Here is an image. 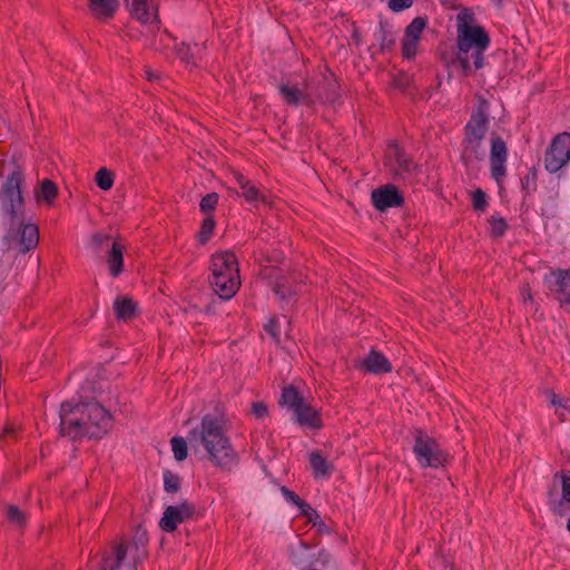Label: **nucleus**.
<instances>
[{
  "mask_svg": "<svg viewBox=\"0 0 570 570\" xmlns=\"http://www.w3.org/2000/svg\"><path fill=\"white\" fill-rule=\"evenodd\" d=\"M112 428V415L97 402H65L60 407V433L69 439L100 438Z\"/></svg>",
  "mask_w": 570,
  "mask_h": 570,
  "instance_id": "f257e3e1",
  "label": "nucleus"
},
{
  "mask_svg": "<svg viewBox=\"0 0 570 570\" xmlns=\"http://www.w3.org/2000/svg\"><path fill=\"white\" fill-rule=\"evenodd\" d=\"M489 45L490 37L475 22L474 13L468 8L462 9L456 17V60L465 77L484 67Z\"/></svg>",
  "mask_w": 570,
  "mask_h": 570,
  "instance_id": "f03ea898",
  "label": "nucleus"
},
{
  "mask_svg": "<svg viewBox=\"0 0 570 570\" xmlns=\"http://www.w3.org/2000/svg\"><path fill=\"white\" fill-rule=\"evenodd\" d=\"M188 442L194 451L203 446L208 461L222 470H229L237 462L222 421L213 415H205L199 426L188 433Z\"/></svg>",
  "mask_w": 570,
  "mask_h": 570,
  "instance_id": "7ed1b4c3",
  "label": "nucleus"
},
{
  "mask_svg": "<svg viewBox=\"0 0 570 570\" xmlns=\"http://www.w3.org/2000/svg\"><path fill=\"white\" fill-rule=\"evenodd\" d=\"M489 130V102L478 97L464 127L462 159L468 168H476L485 158V137Z\"/></svg>",
  "mask_w": 570,
  "mask_h": 570,
  "instance_id": "20e7f679",
  "label": "nucleus"
},
{
  "mask_svg": "<svg viewBox=\"0 0 570 570\" xmlns=\"http://www.w3.org/2000/svg\"><path fill=\"white\" fill-rule=\"evenodd\" d=\"M209 285L222 299L228 301L240 287L238 261L232 252H219L210 259Z\"/></svg>",
  "mask_w": 570,
  "mask_h": 570,
  "instance_id": "39448f33",
  "label": "nucleus"
},
{
  "mask_svg": "<svg viewBox=\"0 0 570 570\" xmlns=\"http://www.w3.org/2000/svg\"><path fill=\"white\" fill-rule=\"evenodd\" d=\"M23 181V169L16 166L2 185L0 203L10 219L16 220L24 215V199L21 191Z\"/></svg>",
  "mask_w": 570,
  "mask_h": 570,
  "instance_id": "423d86ee",
  "label": "nucleus"
},
{
  "mask_svg": "<svg viewBox=\"0 0 570 570\" xmlns=\"http://www.w3.org/2000/svg\"><path fill=\"white\" fill-rule=\"evenodd\" d=\"M9 246L17 249L21 254H26L36 247L39 242V230L33 224L24 223L22 218L10 219V229L6 236Z\"/></svg>",
  "mask_w": 570,
  "mask_h": 570,
  "instance_id": "0eeeda50",
  "label": "nucleus"
},
{
  "mask_svg": "<svg viewBox=\"0 0 570 570\" xmlns=\"http://www.w3.org/2000/svg\"><path fill=\"white\" fill-rule=\"evenodd\" d=\"M547 497L552 513L563 517L570 512V474L557 472L552 476Z\"/></svg>",
  "mask_w": 570,
  "mask_h": 570,
  "instance_id": "6e6552de",
  "label": "nucleus"
},
{
  "mask_svg": "<svg viewBox=\"0 0 570 570\" xmlns=\"http://www.w3.org/2000/svg\"><path fill=\"white\" fill-rule=\"evenodd\" d=\"M413 451L423 468L438 469L448 462V453L440 448L434 439L422 432L415 438Z\"/></svg>",
  "mask_w": 570,
  "mask_h": 570,
  "instance_id": "1a4fd4ad",
  "label": "nucleus"
},
{
  "mask_svg": "<svg viewBox=\"0 0 570 570\" xmlns=\"http://www.w3.org/2000/svg\"><path fill=\"white\" fill-rule=\"evenodd\" d=\"M570 160V134L563 132L554 137L546 153L547 170L556 173Z\"/></svg>",
  "mask_w": 570,
  "mask_h": 570,
  "instance_id": "9d476101",
  "label": "nucleus"
},
{
  "mask_svg": "<svg viewBox=\"0 0 570 570\" xmlns=\"http://www.w3.org/2000/svg\"><path fill=\"white\" fill-rule=\"evenodd\" d=\"M194 512V505L187 501H181L177 505H168L159 521V527L163 531L174 532L178 524L190 519Z\"/></svg>",
  "mask_w": 570,
  "mask_h": 570,
  "instance_id": "9b49d317",
  "label": "nucleus"
},
{
  "mask_svg": "<svg viewBox=\"0 0 570 570\" xmlns=\"http://www.w3.org/2000/svg\"><path fill=\"white\" fill-rule=\"evenodd\" d=\"M490 146L491 174L497 181H500L505 176L507 144L499 135L491 134Z\"/></svg>",
  "mask_w": 570,
  "mask_h": 570,
  "instance_id": "f8f14e48",
  "label": "nucleus"
},
{
  "mask_svg": "<svg viewBox=\"0 0 570 570\" xmlns=\"http://www.w3.org/2000/svg\"><path fill=\"white\" fill-rule=\"evenodd\" d=\"M130 17L140 23L158 21V8L154 0H124Z\"/></svg>",
  "mask_w": 570,
  "mask_h": 570,
  "instance_id": "ddd939ff",
  "label": "nucleus"
},
{
  "mask_svg": "<svg viewBox=\"0 0 570 570\" xmlns=\"http://www.w3.org/2000/svg\"><path fill=\"white\" fill-rule=\"evenodd\" d=\"M371 198L374 207L381 212L390 207H399L404 202L397 188L393 185H385L374 189L371 194Z\"/></svg>",
  "mask_w": 570,
  "mask_h": 570,
  "instance_id": "4468645a",
  "label": "nucleus"
},
{
  "mask_svg": "<svg viewBox=\"0 0 570 570\" xmlns=\"http://www.w3.org/2000/svg\"><path fill=\"white\" fill-rule=\"evenodd\" d=\"M293 414L295 422L304 429L318 431L324 426L321 411L307 402L298 407Z\"/></svg>",
  "mask_w": 570,
  "mask_h": 570,
  "instance_id": "2eb2a0df",
  "label": "nucleus"
},
{
  "mask_svg": "<svg viewBox=\"0 0 570 570\" xmlns=\"http://www.w3.org/2000/svg\"><path fill=\"white\" fill-rule=\"evenodd\" d=\"M423 18H415L405 29V36L402 45L403 56L407 59L414 57L422 31L425 28Z\"/></svg>",
  "mask_w": 570,
  "mask_h": 570,
  "instance_id": "dca6fc26",
  "label": "nucleus"
},
{
  "mask_svg": "<svg viewBox=\"0 0 570 570\" xmlns=\"http://www.w3.org/2000/svg\"><path fill=\"white\" fill-rule=\"evenodd\" d=\"M387 159L395 174L400 176L411 175L416 168L413 160L395 144L389 146Z\"/></svg>",
  "mask_w": 570,
  "mask_h": 570,
  "instance_id": "f3484780",
  "label": "nucleus"
},
{
  "mask_svg": "<svg viewBox=\"0 0 570 570\" xmlns=\"http://www.w3.org/2000/svg\"><path fill=\"white\" fill-rule=\"evenodd\" d=\"M234 176L242 190V196L247 203L254 204L255 206H257L258 203L272 206L267 196L263 194L250 180L239 173H235Z\"/></svg>",
  "mask_w": 570,
  "mask_h": 570,
  "instance_id": "a211bd4d",
  "label": "nucleus"
},
{
  "mask_svg": "<svg viewBox=\"0 0 570 570\" xmlns=\"http://www.w3.org/2000/svg\"><path fill=\"white\" fill-rule=\"evenodd\" d=\"M361 367L373 374H385L392 372V364L379 351L372 350L362 361Z\"/></svg>",
  "mask_w": 570,
  "mask_h": 570,
  "instance_id": "6ab92c4d",
  "label": "nucleus"
},
{
  "mask_svg": "<svg viewBox=\"0 0 570 570\" xmlns=\"http://www.w3.org/2000/svg\"><path fill=\"white\" fill-rule=\"evenodd\" d=\"M90 13L98 20H108L120 7L119 0H87Z\"/></svg>",
  "mask_w": 570,
  "mask_h": 570,
  "instance_id": "aec40b11",
  "label": "nucleus"
},
{
  "mask_svg": "<svg viewBox=\"0 0 570 570\" xmlns=\"http://www.w3.org/2000/svg\"><path fill=\"white\" fill-rule=\"evenodd\" d=\"M308 460L315 479H325L331 475L334 466L321 451H312L308 454Z\"/></svg>",
  "mask_w": 570,
  "mask_h": 570,
  "instance_id": "412c9836",
  "label": "nucleus"
},
{
  "mask_svg": "<svg viewBox=\"0 0 570 570\" xmlns=\"http://www.w3.org/2000/svg\"><path fill=\"white\" fill-rule=\"evenodd\" d=\"M263 276L271 281L273 284V291L279 298L285 299L286 297L295 294L285 275L273 273L272 271L265 268Z\"/></svg>",
  "mask_w": 570,
  "mask_h": 570,
  "instance_id": "4be33fe9",
  "label": "nucleus"
},
{
  "mask_svg": "<svg viewBox=\"0 0 570 570\" xmlns=\"http://www.w3.org/2000/svg\"><path fill=\"white\" fill-rule=\"evenodd\" d=\"M306 402L302 392L297 387L289 384L283 387L278 404L287 407L293 413Z\"/></svg>",
  "mask_w": 570,
  "mask_h": 570,
  "instance_id": "5701e85b",
  "label": "nucleus"
},
{
  "mask_svg": "<svg viewBox=\"0 0 570 570\" xmlns=\"http://www.w3.org/2000/svg\"><path fill=\"white\" fill-rule=\"evenodd\" d=\"M58 186L51 179H43L35 190V199L38 204H45L48 207L53 206L58 197Z\"/></svg>",
  "mask_w": 570,
  "mask_h": 570,
  "instance_id": "b1692460",
  "label": "nucleus"
},
{
  "mask_svg": "<svg viewBox=\"0 0 570 570\" xmlns=\"http://www.w3.org/2000/svg\"><path fill=\"white\" fill-rule=\"evenodd\" d=\"M279 92L288 105L296 106L299 102H304L311 106L314 104V99L308 94L288 83H282Z\"/></svg>",
  "mask_w": 570,
  "mask_h": 570,
  "instance_id": "393cba45",
  "label": "nucleus"
},
{
  "mask_svg": "<svg viewBox=\"0 0 570 570\" xmlns=\"http://www.w3.org/2000/svg\"><path fill=\"white\" fill-rule=\"evenodd\" d=\"M124 253L125 246L116 239L107 257L108 269L112 277L119 276L124 269Z\"/></svg>",
  "mask_w": 570,
  "mask_h": 570,
  "instance_id": "a878e982",
  "label": "nucleus"
},
{
  "mask_svg": "<svg viewBox=\"0 0 570 570\" xmlns=\"http://www.w3.org/2000/svg\"><path fill=\"white\" fill-rule=\"evenodd\" d=\"M107 376L102 368H96L87 373L83 384L81 386L83 392L97 393L102 391Z\"/></svg>",
  "mask_w": 570,
  "mask_h": 570,
  "instance_id": "bb28decb",
  "label": "nucleus"
},
{
  "mask_svg": "<svg viewBox=\"0 0 570 570\" xmlns=\"http://www.w3.org/2000/svg\"><path fill=\"white\" fill-rule=\"evenodd\" d=\"M548 397L551 406L554 409V414L560 422L570 421V399H563L554 392H548Z\"/></svg>",
  "mask_w": 570,
  "mask_h": 570,
  "instance_id": "cd10ccee",
  "label": "nucleus"
},
{
  "mask_svg": "<svg viewBox=\"0 0 570 570\" xmlns=\"http://www.w3.org/2000/svg\"><path fill=\"white\" fill-rule=\"evenodd\" d=\"M118 320L129 321L136 315L137 306L130 297H118L114 303Z\"/></svg>",
  "mask_w": 570,
  "mask_h": 570,
  "instance_id": "c85d7f7f",
  "label": "nucleus"
},
{
  "mask_svg": "<svg viewBox=\"0 0 570 570\" xmlns=\"http://www.w3.org/2000/svg\"><path fill=\"white\" fill-rule=\"evenodd\" d=\"M557 294L561 303L570 304V273L560 271L557 274Z\"/></svg>",
  "mask_w": 570,
  "mask_h": 570,
  "instance_id": "c756f323",
  "label": "nucleus"
},
{
  "mask_svg": "<svg viewBox=\"0 0 570 570\" xmlns=\"http://www.w3.org/2000/svg\"><path fill=\"white\" fill-rule=\"evenodd\" d=\"M95 183L101 190H110L115 184V174L107 167H101L95 174Z\"/></svg>",
  "mask_w": 570,
  "mask_h": 570,
  "instance_id": "7c9ffc66",
  "label": "nucleus"
},
{
  "mask_svg": "<svg viewBox=\"0 0 570 570\" xmlns=\"http://www.w3.org/2000/svg\"><path fill=\"white\" fill-rule=\"evenodd\" d=\"M188 439L183 436H174L170 440L171 451L177 461H184L188 455Z\"/></svg>",
  "mask_w": 570,
  "mask_h": 570,
  "instance_id": "2f4dec72",
  "label": "nucleus"
},
{
  "mask_svg": "<svg viewBox=\"0 0 570 570\" xmlns=\"http://www.w3.org/2000/svg\"><path fill=\"white\" fill-rule=\"evenodd\" d=\"M215 225L216 223L212 215H208L204 218L200 229L197 234L199 244L205 245L209 240L215 229Z\"/></svg>",
  "mask_w": 570,
  "mask_h": 570,
  "instance_id": "473e14b6",
  "label": "nucleus"
},
{
  "mask_svg": "<svg viewBox=\"0 0 570 570\" xmlns=\"http://www.w3.org/2000/svg\"><path fill=\"white\" fill-rule=\"evenodd\" d=\"M7 518L11 524L20 529L27 523V514L17 505H8Z\"/></svg>",
  "mask_w": 570,
  "mask_h": 570,
  "instance_id": "72a5a7b5",
  "label": "nucleus"
},
{
  "mask_svg": "<svg viewBox=\"0 0 570 570\" xmlns=\"http://www.w3.org/2000/svg\"><path fill=\"white\" fill-rule=\"evenodd\" d=\"M164 489L167 493H177L180 490L181 480L179 475L171 471H165L163 474Z\"/></svg>",
  "mask_w": 570,
  "mask_h": 570,
  "instance_id": "f704fd0d",
  "label": "nucleus"
},
{
  "mask_svg": "<svg viewBox=\"0 0 570 570\" xmlns=\"http://www.w3.org/2000/svg\"><path fill=\"white\" fill-rule=\"evenodd\" d=\"M219 196L217 193L205 195L199 204L200 210L207 216L213 213L218 204Z\"/></svg>",
  "mask_w": 570,
  "mask_h": 570,
  "instance_id": "c9c22d12",
  "label": "nucleus"
},
{
  "mask_svg": "<svg viewBox=\"0 0 570 570\" xmlns=\"http://www.w3.org/2000/svg\"><path fill=\"white\" fill-rule=\"evenodd\" d=\"M491 234L494 237H500L507 230V223L502 217L492 216L490 219Z\"/></svg>",
  "mask_w": 570,
  "mask_h": 570,
  "instance_id": "e433bc0d",
  "label": "nucleus"
},
{
  "mask_svg": "<svg viewBox=\"0 0 570 570\" xmlns=\"http://www.w3.org/2000/svg\"><path fill=\"white\" fill-rule=\"evenodd\" d=\"M176 51L184 62L195 65L194 56L189 45L181 42L176 47Z\"/></svg>",
  "mask_w": 570,
  "mask_h": 570,
  "instance_id": "4c0bfd02",
  "label": "nucleus"
},
{
  "mask_svg": "<svg viewBox=\"0 0 570 570\" xmlns=\"http://www.w3.org/2000/svg\"><path fill=\"white\" fill-rule=\"evenodd\" d=\"M250 412L256 419H265L268 415V407L266 403L257 401L252 404Z\"/></svg>",
  "mask_w": 570,
  "mask_h": 570,
  "instance_id": "58836bf2",
  "label": "nucleus"
},
{
  "mask_svg": "<svg viewBox=\"0 0 570 570\" xmlns=\"http://www.w3.org/2000/svg\"><path fill=\"white\" fill-rule=\"evenodd\" d=\"M281 492L289 502L294 503L299 510L306 503L304 500H302L297 494L288 490L286 487H282Z\"/></svg>",
  "mask_w": 570,
  "mask_h": 570,
  "instance_id": "ea45409f",
  "label": "nucleus"
},
{
  "mask_svg": "<svg viewBox=\"0 0 570 570\" xmlns=\"http://www.w3.org/2000/svg\"><path fill=\"white\" fill-rule=\"evenodd\" d=\"M473 208L476 210H483L487 206L485 194L481 189H476L472 196Z\"/></svg>",
  "mask_w": 570,
  "mask_h": 570,
  "instance_id": "a19ab883",
  "label": "nucleus"
},
{
  "mask_svg": "<svg viewBox=\"0 0 570 570\" xmlns=\"http://www.w3.org/2000/svg\"><path fill=\"white\" fill-rule=\"evenodd\" d=\"M301 512L312 524L321 518L317 511L313 509L307 502L302 507Z\"/></svg>",
  "mask_w": 570,
  "mask_h": 570,
  "instance_id": "79ce46f5",
  "label": "nucleus"
},
{
  "mask_svg": "<svg viewBox=\"0 0 570 570\" xmlns=\"http://www.w3.org/2000/svg\"><path fill=\"white\" fill-rule=\"evenodd\" d=\"M413 3V0H389V7L393 11H401L403 9L410 8Z\"/></svg>",
  "mask_w": 570,
  "mask_h": 570,
  "instance_id": "37998d69",
  "label": "nucleus"
},
{
  "mask_svg": "<svg viewBox=\"0 0 570 570\" xmlns=\"http://www.w3.org/2000/svg\"><path fill=\"white\" fill-rule=\"evenodd\" d=\"M307 549V546L303 542L299 543L298 550H292L291 557L294 564H302L303 563V551Z\"/></svg>",
  "mask_w": 570,
  "mask_h": 570,
  "instance_id": "c03bdc74",
  "label": "nucleus"
},
{
  "mask_svg": "<svg viewBox=\"0 0 570 570\" xmlns=\"http://www.w3.org/2000/svg\"><path fill=\"white\" fill-rule=\"evenodd\" d=\"M109 238V235L98 232L91 236L90 243L96 248H100Z\"/></svg>",
  "mask_w": 570,
  "mask_h": 570,
  "instance_id": "a18cd8bd",
  "label": "nucleus"
},
{
  "mask_svg": "<svg viewBox=\"0 0 570 570\" xmlns=\"http://www.w3.org/2000/svg\"><path fill=\"white\" fill-rule=\"evenodd\" d=\"M276 326H277V321H276V320H271V321L266 324L265 328H266V331H267V332L273 336V338H274L275 341H278L279 335H278V333H277V331H276Z\"/></svg>",
  "mask_w": 570,
  "mask_h": 570,
  "instance_id": "49530a36",
  "label": "nucleus"
},
{
  "mask_svg": "<svg viewBox=\"0 0 570 570\" xmlns=\"http://www.w3.org/2000/svg\"><path fill=\"white\" fill-rule=\"evenodd\" d=\"M314 527L318 529L320 532L323 533H330V528L326 525V523L320 518L317 521L313 523Z\"/></svg>",
  "mask_w": 570,
  "mask_h": 570,
  "instance_id": "de8ad7c7",
  "label": "nucleus"
},
{
  "mask_svg": "<svg viewBox=\"0 0 570 570\" xmlns=\"http://www.w3.org/2000/svg\"><path fill=\"white\" fill-rule=\"evenodd\" d=\"M393 43H394L393 38H387L386 35L383 36L382 43H381L382 49H389L392 47Z\"/></svg>",
  "mask_w": 570,
  "mask_h": 570,
  "instance_id": "09e8293b",
  "label": "nucleus"
},
{
  "mask_svg": "<svg viewBox=\"0 0 570 570\" xmlns=\"http://www.w3.org/2000/svg\"><path fill=\"white\" fill-rule=\"evenodd\" d=\"M146 78L149 81H154V80L159 79V76L156 72L151 71V70H146Z\"/></svg>",
  "mask_w": 570,
  "mask_h": 570,
  "instance_id": "8fccbe9b",
  "label": "nucleus"
},
{
  "mask_svg": "<svg viewBox=\"0 0 570 570\" xmlns=\"http://www.w3.org/2000/svg\"><path fill=\"white\" fill-rule=\"evenodd\" d=\"M522 295H523V301L524 302H528V301L532 302V295H531V292H530V289L528 287L523 289Z\"/></svg>",
  "mask_w": 570,
  "mask_h": 570,
  "instance_id": "3c124183",
  "label": "nucleus"
},
{
  "mask_svg": "<svg viewBox=\"0 0 570 570\" xmlns=\"http://www.w3.org/2000/svg\"><path fill=\"white\" fill-rule=\"evenodd\" d=\"M13 432H14V428L11 424H7L6 428H4V433L6 434H11Z\"/></svg>",
  "mask_w": 570,
  "mask_h": 570,
  "instance_id": "603ef678",
  "label": "nucleus"
},
{
  "mask_svg": "<svg viewBox=\"0 0 570 570\" xmlns=\"http://www.w3.org/2000/svg\"><path fill=\"white\" fill-rule=\"evenodd\" d=\"M335 100V94L326 96L325 101H334Z\"/></svg>",
  "mask_w": 570,
  "mask_h": 570,
  "instance_id": "864d4df0",
  "label": "nucleus"
},
{
  "mask_svg": "<svg viewBox=\"0 0 570 570\" xmlns=\"http://www.w3.org/2000/svg\"><path fill=\"white\" fill-rule=\"evenodd\" d=\"M353 39L355 40L356 43L360 42V37L356 31L353 33Z\"/></svg>",
  "mask_w": 570,
  "mask_h": 570,
  "instance_id": "5fc2aeb1",
  "label": "nucleus"
},
{
  "mask_svg": "<svg viewBox=\"0 0 570 570\" xmlns=\"http://www.w3.org/2000/svg\"><path fill=\"white\" fill-rule=\"evenodd\" d=\"M566 529L570 533V514H569V518L567 520Z\"/></svg>",
  "mask_w": 570,
  "mask_h": 570,
  "instance_id": "6e6d98bb",
  "label": "nucleus"
},
{
  "mask_svg": "<svg viewBox=\"0 0 570 570\" xmlns=\"http://www.w3.org/2000/svg\"><path fill=\"white\" fill-rule=\"evenodd\" d=\"M328 87H330V89H331L332 91H334V90H335L336 85H335L334 82H332V83H328Z\"/></svg>",
  "mask_w": 570,
  "mask_h": 570,
  "instance_id": "4d7b16f0",
  "label": "nucleus"
},
{
  "mask_svg": "<svg viewBox=\"0 0 570 570\" xmlns=\"http://www.w3.org/2000/svg\"><path fill=\"white\" fill-rule=\"evenodd\" d=\"M493 2L501 4L503 0H492Z\"/></svg>",
  "mask_w": 570,
  "mask_h": 570,
  "instance_id": "13d9d810",
  "label": "nucleus"
}]
</instances>
